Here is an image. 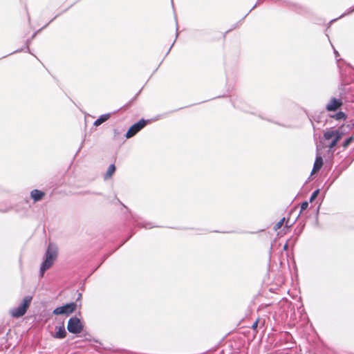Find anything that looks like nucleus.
Masks as SVG:
<instances>
[{
  "label": "nucleus",
  "instance_id": "1",
  "mask_svg": "<svg viewBox=\"0 0 354 354\" xmlns=\"http://www.w3.org/2000/svg\"><path fill=\"white\" fill-rule=\"evenodd\" d=\"M57 257V248L52 243H49L47 250H46L44 260L41 263L39 270V276L43 277L45 272L48 270L54 263Z\"/></svg>",
  "mask_w": 354,
  "mask_h": 354
},
{
  "label": "nucleus",
  "instance_id": "2",
  "mask_svg": "<svg viewBox=\"0 0 354 354\" xmlns=\"http://www.w3.org/2000/svg\"><path fill=\"white\" fill-rule=\"evenodd\" d=\"M32 300V296H26L18 307L14 308L10 310V314L11 316L15 318H19L24 316L27 312V310L28 309Z\"/></svg>",
  "mask_w": 354,
  "mask_h": 354
},
{
  "label": "nucleus",
  "instance_id": "3",
  "mask_svg": "<svg viewBox=\"0 0 354 354\" xmlns=\"http://www.w3.org/2000/svg\"><path fill=\"white\" fill-rule=\"evenodd\" d=\"M32 300V296H26L18 307L14 308L10 310V314L11 316L15 318H19L24 316L27 312V310L28 309Z\"/></svg>",
  "mask_w": 354,
  "mask_h": 354
},
{
  "label": "nucleus",
  "instance_id": "4",
  "mask_svg": "<svg viewBox=\"0 0 354 354\" xmlns=\"http://www.w3.org/2000/svg\"><path fill=\"white\" fill-rule=\"evenodd\" d=\"M84 326L78 317L76 316L71 317L67 324V330L73 334L81 333L83 330Z\"/></svg>",
  "mask_w": 354,
  "mask_h": 354
},
{
  "label": "nucleus",
  "instance_id": "5",
  "mask_svg": "<svg viewBox=\"0 0 354 354\" xmlns=\"http://www.w3.org/2000/svg\"><path fill=\"white\" fill-rule=\"evenodd\" d=\"M149 122V120L141 119L138 122L132 124L125 134L126 138L129 139L137 134L141 131Z\"/></svg>",
  "mask_w": 354,
  "mask_h": 354
},
{
  "label": "nucleus",
  "instance_id": "6",
  "mask_svg": "<svg viewBox=\"0 0 354 354\" xmlns=\"http://www.w3.org/2000/svg\"><path fill=\"white\" fill-rule=\"evenodd\" d=\"M77 308V304L75 302L67 303L62 306L55 308L53 313L55 315H69L73 313Z\"/></svg>",
  "mask_w": 354,
  "mask_h": 354
},
{
  "label": "nucleus",
  "instance_id": "7",
  "mask_svg": "<svg viewBox=\"0 0 354 354\" xmlns=\"http://www.w3.org/2000/svg\"><path fill=\"white\" fill-rule=\"evenodd\" d=\"M344 132L339 130H327L324 133V138L326 140H328L333 138L334 140H337L339 142L344 136Z\"/></svg>",
  "mask_w": 354,
  "mask_h": 354
},
{
  "label": "nucleus",
  "instance_id": "8",
  "mask_svg": "<svg viewBox=\"0 0 354 354\" xmlns=\"http://www.w3.org/2000/svg\"><path fill=\"white\" fill-rule=\"evenodd\" d=\"M343 105L342 100L336 97H332L330 102L326 104V109L328 111H336Z\"/></svg>",
  "mask_w": 354,
  "mask_h": 354
},
{
  "label": "nucleus",
  "instance_id": "9",
  "mask_svg": "<svg viewBox=\"0 0 354 354\" xmlns=\"http://www.w3.org/2000/svg\"><path fill=\"white\" fill-rule=\"evenodd\" d=\"M67 333L64 324L62 326H55V333L52 335L55 339H62L66 337Z\"/></svg>",
  "mask_w": 354,
  "mask_h": 354
},
{
  "label": "nucleus",
  "instance_id": "10",
  "mask_svg": "<svg viewBox=\"0 0 354 354\" xmlns=\"http://www.w3.org/2000/svg\"><path fill=\"white\" fill-rule=\"evenodd\" d=\"M45 196V193L39 189H33L30 192V196L34 201V202H38L42 200L44 196Z\"/></svg>",
  "mask_w": 354,
  "mask_h": 354
},
{
  "label": "nucleus",
  "instance_id": "11",
  "mask_svg": "<svg viewBox=\"0 0 354 354\" xmlns=\"http://www.w3.org/2000/svg\"><path fill=\"white\" fill-rule=\"evenodd\" d=\"M323 164H324V161H323L322 157L320 155L317 154L316 156L315 162H314L312 173L318 172L322 167Z\"/></svg>",
  "mask_w": 354,
  "mask_h": 354
},
{
  "label": "nucleus",
  "instance_id": "12",
  "mask_svg": "<svg viewBox=\"0 0 354 354\" xmlns=\"http://www.w3.org/2000/svg\"><path fill=\"white\" fill-rule=\"evenodd\" d=\"M111 117V113H105L101 115L94 122L93 125L95 127H98L101 125L102 123L107 121Z\"/></svg>",
  "mask_w": 354,
  "mask_h": 354
},
{
  "label": "nucleus",
  "instance_id": "13",
  "mask_svg": "<svg viewBox=\"0 0 354 354\" xmlns=\"http://www.w3.org/2000/svg\"><path fill=\"white\" fill-rule=\"evenodd\" d=\"M330 117L336 120H345L347 118L346 114L343 111H338L335 114L330 115Z\"/></svg>",
  "mask_w": 354,
  "mask_h": 354
},
{
  "label": "nucleus",
  "instance_id": "14",
  "mask_svg": "<svg viewBox=\"0 0 354 354\" xmlns=\"http://www.w3.org/2000/svg\"><path fill=\"white\" fill-rule=\"evenodd\" d=\"M115 169L116 168L114 164L110 165L105 174L104 179H108L111 178L113 173L115 171Z\"/></svg>",
  "mask_w": 354,
  "mask_h": 354
},
{
  "label": "nucleus",
  "instance_id": "15",
  "mask_svg": "<svg viewBox=\"0 0 354 354\" xmlns=\"http://www.w3.org/2000/svg\"><path fill=\"white\" fill-rule=\"evenodd\" d=\"M354 138L353 136H350L347 138L342 143V147L344 149H346L351 143L353 141Z\"/></svg>",
  "mask_w": 354,
  "mask_h": 354
},
{
  "label": "nucleus",
  "instance_id": "16",
  "mask_svg": "<svg viewBox=\"0 0 354 354\" xmlns=\"http://www.w3.org/2000/svg\"><path fill=\"white\" fill-rule=\"evenodd\" d=\"M319 194V189H315L311 194L310 198H309V202L310 203H313L315 199L317 197L318 194Z\"/></svg>",
  "mask_w": 354,
  "mask_h": 354
},
{
  "label": "nucleus",
  "instance_id": "17",
  "mask_svg": "<svg viewBox=\"0 0 354 354\" xmlns=\"http://www.w3.org/2000/svg\"><path fill=\"white\" fill-rule=\"evenodd\" d=\"M138 226L147 229H151L153 227H156L155 225H153L152 223H139L138 224Z\"/></svg>",
  "mask_w": 354,
  "mask_h": 354
},
{
  "label": "nucleus",
  "instance_id": "18",
  "mask_svg": "<svg viewBox=\"0 0 354 354\" xmlns=\"http://www.w3.org/2000/svg\"><path fill=\"white\" fill-rule=\"evenodd\" d=\"M284 221H285V218L283 217V218H281L279 221H278L274 226V230L275 231L278 230L279 229H280L281 227V226L283 225V223H284Z\"/></svg>",
  "mask_w": 354,
  "mask_h": 354
},
{
  "label": "nucleus",
  "instance_id": "19",
  "mask_svg": "<svg viewBox=\"0 0 354 354\" xmlns=\"http://www.w3.org/2000/svg\"><path fill=\"white\" fill-rule=\"evenodd\" d=\"M308 207V201H304L301 204V210L299 215L301 214V212L304 210H306Z\"/></svg>",
  "mask_w": 354,
  "mask_h": 354
},
{
  "label": "nucleus",
  "instance_id": "20",
  "mask_svg": "<svg viewBox=\"0 0 354 354\" xmlns=\"http://www.w3.org/2000/svg\"><path fill=\"white\" fill-rule=\"evenodd\" d=\"M337 143H338V142L337 141V140L333 139L332 141L328 145L329 150H331L332 149H333L337 145Z\"/></svg>",
  "mask_w": 354,
  "mask_h": 354
},
{
  "label": "nucleus",
  "instance_id": "21",
  "mask_svg": "<svg viewBox=\"0 0 354 354\" xmlns=\"http://www.w3.org/2000/svg\"><path fill=\"white\" fill-rule=\"evenodd\" d=\"M353 12H354V6L353 7H351L349 8L347 11L344 13H343L339 17H342L346 15H348L350 13H352Z\"/></svg>",
  "mask_w": 354,
  "mask_h": 354
},
{
  "label": "nucleus",
  "instance_id": "22",
  "mask_svg": "<svg viewBox=\"0 0 354 354\" xmlns=\"http://www.w3.org/2000/svg\"><path fill=\"white\" fill-rule=\"evenodd\" d=\"M178 36V25H176V39H177ZM174 41H176V40H174ZM174 42H175V41H174ZM174 44V43H173V44H171V46H170L169 49L168 50V51H167V53L166 55H167L169 54V53L170 52V50H171V48L173 47Z\"/></svg>",
  "mask_w": 354,
  "mask_h": 354
},
{
  "label": "nucleus",
  "instance_id": "23",
  "mask_svg": "<svg viewBox=\"0 0 354 354\" xmlns=\"http://www.w3.org/2000/svg\"><path fill=\"white\" fill-rule=\"evenodd\" d=\"M261 3V0H258L257 3L248 11V12L243 17V19L253 10L254 9L257 4H260Z\"/></svg>",
  "mask_w": 354,
  "mask_h": 354
},
{
  "label": "nucleus",
  "instance_id": "24",
  "mask_svg": "<svg viewBox=\"0 0 354 354\" xmlns=\"http://www.w3.org/2000/svg\"><path fill=\"white\" fill-rule=\"evenodd\" d=\"M258 324H259V319H257V320L253 323V324H252V328L253 330H256V329L257 328V327H258Z\"/></svg>",
  "mask_w": 354,
  "mask_h": 354
},
{
  "label": "nucleus",
  "instance_id": "25",
  "mask_svg": "<svg viewBox=\"0 0 354 354\" xmlns=\"http://www.w3.org/2000/svg\"><path fill=\"white\" fill-rule=\"evenodd\" d=\"M30 43V39H27L26 40V46L27 52H30V48H29Z\"/></svg>",
  "mask_w": 354,
  "mask_h": 354
},
{
  "label": "nucleus",
  "instance_id": "26",
  "mask_svg": "<svg viewBox=\"0 0 354 354\" xmlns=\"http://www.w3.org/2000/svg\"><path fill=\"white\" fill-rule=\"evenodd\" d=\"M59 15H56L53 19H52L48 24H46L44 27L41 28V29H44L48 26V25L52 22L55 19H56L58 17Z\"/></svg>",
  "mask_w": 354,
  "mask_h": 354
},
{
  "label": "nucleus",
  "instance_id": "27",
  "mask_svg": "<svg viewBox=\"0 0 354 354\" xmlns=\"http://www.w3.org/2000/svg\"><path fill=\"white\" fill-rule=\"evenodd\" d=\"M21 50H23V48L16 50L13 51L12 53H10V55L13 54V53H18V52H21Z\"/></svg>",
  "mask_w": 354,
  "mask_h": 354
},
{
  "label": "nucleus",
  "instance_id": "28",
  "mask_svg": "<svg viewBox=\"0 0 354 354\" xmlns=\"http://www.w3.org/2000/svg\"><path fill=\"white\" fill-rule=\"evenodd\" d=\"M288 244H287V243H286V244L283 245V249L284 250H288Z\"/></svg>",
  "mask_w": 354,
  "mask_h": 354
},
{
  "label": "nucleus",
  "instance_id": "29",
  "mask_svg": "<svg viewBox=\"0 0 354 354\" xmlns=\"http://www.w3.org/2000/svg\"><path fill=\"white\" fill-rule=\"evenodd\" d=\"M334 53H335L336 57H337L339 56V53L335 49H334Z\"/></svg>",
  "mask_w": 354,
  "mask_h": 354
},
{
  "label": "nucleus",
  "instance_id": "30",
  "mask_svg": "<svg viewBox=\"0 0 354 354\" xmlns=\"http://www.w3.org/2000/svg\"><path fill=\"white\" fill-rule=\"evenodd\" d=\"M81 297H82V294H81V293H80V294L78 295V297H77V300L80 299V298H81Z\"/></svg>",
  "mask_w": 354,
  "mask_h": 354
},
{
  "label": "nucleus",
  "instance_id": "31",
  "mask_svg": "<svg viewBox=\"0 0 354 354\" xmlns=\"http://www.w3.org/2000/svg\"><path fill=\"white\" fill-rule=\"evenodd\" d=\"M82 145H83V142L82 143ZM82 145H81V146H80V147L78 149V150H77V153L80 152V149H81V148H82Z\"/></svg>",
  "mask_w": 354,
  "mask_h": 354
},
{
  "label": "nucleus",
  "instance_id": "32",
  "mask_svg": "<svg viewBox=\"0 0 354 354\" xmlns=\"http://www.w3.org/2000/svg\"><path fill=\"white\" fill-rule=\"evenodd\" d=\"M36 34H37V32H35V33L32 35V39H33V38L35 37Z\"/></svg>",
  "mask_w": 354,
  "mask_h": 354
},
{
  "label": "nucleus",
  "instance_id": "33",
  "mask_svg": "<svg viewBox=\"0 0 354 354\" xmlns=\"http://www.w3.org/2000/svg\"><path fill=\"white\" fill-rule=\"evenodd\" d=\"M93 194H97V195H101V194H100V193H98V192H95V193H93Z\"/></svg>",
  "mask_w": 354,
  "mask_h": 354
},
{
  "label": "nucleus",
  "instance_id": "34",
  "mask_svg": "<svg viewBox=\"0 0 354 354\" xmlns=\"http://www.w3.org/2000/svg\"><path fill=\"white\" fill-rule=\"evenodd\" d=\"M319 213V207L317 209V214Z\"/></svg>",
  "mask_w": 354,
  "mask_h": 354
},
{
  "label": "nucleus",
  "instance_id": "35",
  "mask_svg": "<svg viewBox=\"0 0 354 354\" xmlns=\"http://www.w3.org/2000/svg\"><path fill=\"white\" fill-rule=\"evenodd\" d=\"M140 91H139V92H138V93H136V96L138 95V94L140 93ZM136 97H135V98H136Z\"/></svg>",
  "mask_w": 354,
  "mask_h": 354
},
{
  "label": "nucleus",
  "instance_id": "36",
  "mask_svg": "<svg viewBox=\"0 0 354 354\" xmlns=\"http://www.w3.org/2000/svg\"><path fill=\"white\" fill-rule=\"evenodd\" d=\"M235 27H236V26H234L233 28H231V29H230V30H233V28H235Z\"/></svg>",
  "mask_w": 354,
  "mask_h": 354
}]
</instances>
